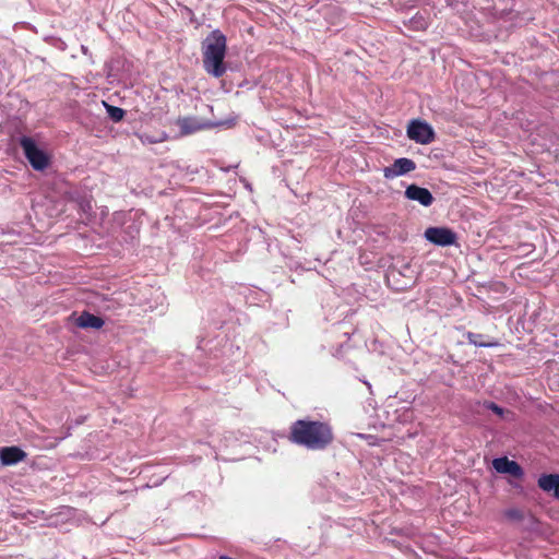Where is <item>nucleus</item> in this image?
<instances>
[{
	"label": "nucleus",
	"instance_id": "1",
	"mask_svg": "<svg viewBox=\"0 0 559 559\" xmlns=\"http://www.w3.org/2000/svg\"><path fill=\"white\" fill-rule=\"evenodd\" d=\"M288 439L297 445L320 451L332 444L334 433L329 423L298 419L292 424Z\"/></svg>",
	"mask_w": 559,
	"mask_h": 559
},
{
	"label": "nucleus",
	"instance_id": "2",
	"mask_svg": "<svg viewBox=\"0 0 559 559\" xmlns=\"http://www.w3.org/2000/svg\"><path fill=\"white\" fill-rule=\"evenodd\" d=\"M227 39L219 31H212L203 41L202 61L205 71L214 78H221L226 72L224 59L226 56Z\"/></svg>",
	"mask_w": 559,
	"mask_h": 559
},
{
	"label": "nucleus",
	"instance_id": "3",
	"mask_svg": "<svg viewBox=\"0 0 559 559\" xmlns=\"http://www.w3.org/2000/svg\"><path fill=\"white\" fill-rule=\"evenodd\" d=\"M20 145L23 148L25 157L35 170H44L48 166L49 158L47 154L38 148L32 138L23 136L20 140Z\"/></svg>",
	"mask_w": 559,
	"mask_h": 559
},
{
	"label": "nucleus",
	"instance_id": "4",
	"mask_svg": "<svg viewBox=\"0 0 559 559\" xmlns=\"http://www.w3.org/2000/svg\"><path fill=\"white\" fill-rule=\"evenodd\" d=\"M407 136L416 143L429 144L435 140V132L427 122L413 120L407 127Z\"/></svg>",
	"mask_w": 559,
	"mask_h": 559
},
{
	"label": "nucleus",
	"instance_id": "5",
	"mask_svg": "<svg viewBox=\"0 0 559 559\" xmlns=\"http://www.w3.org/2000/svg\"><path fill=\"white\" fill-rule=\"evenodd\" d=\"M176 124L180 129V135L186 136L195 132L214 128L216 124L209 120H201L197 117H179Z\"/></svg>",
	"mask_w": 559,
	"mask_h": 559
},
{
	"label": "nucleus",
	"instance_id": "6",
	"mask_svg": "<svg viewBox=\"0 0 559 559\" xmlns=\"http://www.w3.org/2000/svg\"><path fill=\"white\" fill-rule=\"evenodd\" d=\"M428 241L437 246H451L456 242V234L447 227H429L425 231Z\"/></svg>",
	"mask_w": 559,
	"mask_h": 559
},
{
	"label": "nucleus",
	"instance_id": "7",
	"mask_svg": "<svg viewBox=\"0 0 559 559\" xmlns=\"http://www.w3.org/2000/svg\"><path fill=\"white\" fill-rule=\"evenodd\" d=\"M416 169V164L413 159L402 157L394 160L391 166L383 169V176L386 179H393L403 176Z\"/></svg>",
	"mask_w": 559,
	"mask_h": 559
},
{
	"label": "nucleus",
	"instance_id": "8",
	"mask_svg": "<svg viewBox=\"0 0 559 559\" xmlns=\"http://www.w3.org/2000/svg\"><path fill=\"white\" fill-rule=\"evenodd\" d=\"M492 466L500 474H509L515 478L524 475L523 468L515 461L509 460L507 456L498 457L492 461Z\"/></svg>",
	"mask_w": 559,
	"mask_h": 559
},
{
	"label": "nucleus",
	"instance_id": "9",
	"mask_svg": "<svg viewBox=\"0 0 559 559\" xmlns=\"http://www.w3.org/2000/svg\"><path fill=\"white\" fill-rule=\"evenodd\" d=\"M405 197L408 200L417 201L423 206H430L435 201L433 195L431 194V192L428 189L419 187L414 183L409 185L406 188Z\"/></svg>",
	"mask_w": 559,
	"mask_h": 559
},
{
	"label": "nucleus",
	"instance_id": "10",
	"mask_svg": "<svg viewBox=\"0 0 559 559\" xmlns=\"http://www.w3.org/2000/svg\"><path fill=\"white\" fill-rule=\"evenodd\" d=\"M537 484L543 491L559 499V474H543Z\"/></svg>",
	"mask_w": 559,
	"mask_h": 559
},
{
	"label": "nucleus",
	"instance_id": "11",
	"mask_svg": "<svg viewBox=\"0 0 559 559\" xmlns=\"http://www.w3.org/2000/svg\"><path fill=\"white\" fill-rule=\"evenodd\" d=\"M26 457V453L17 447H5L0 450L2 465H14Z\"/></svg>",
	"mask_w": 559,
	"mask_h": 559
},
{
	"label": "nucleus",
	"instance_id": "12",
	"mask_svg": "<svg viewBox=\"0 0 559 559\" xmlns=\"http://www.w3.org/2000/svg\"><path fill=\"white\" fill-rule=\"evenodd\" d=\"M104 323L105 322L100 317L90 313L87 311H83L80 314V317L75 320L76 326L82 329L92 328L98 330L103 328Z\"/></svg>",
	"mask_w": 559,
	"mask_h": 559
},
{
	"label": "nucleus",
	"instance_id": "13",
	"mask_svg": "<svg viewBox=\"0 0 559 559\" xmlns=\"http://www.w3.org/2000/svg\"><path fill=\"white\" fill-rule=\"evenodd\" d=\"M466 338L468 343L479 347H497L499 342L480 333L467 332Z\"/></svg>",
	"mask_w": 559,
	"mask_h": 559
},
{
	"label": "nucleus",
	"instance_id": "14",
	"mask_svg": "<svg viewBox=\"0 0 559 559\" xmlns=\"http://www.w3.org/2000/svg\"><path fill=\"white\" fill-rule=\"evenodd\" d=\"M106 107L108 116L112 121L118 122L123 119L126 112L122 108L111 105H106Z\"/></svg>",
	"mask_w": 559,
	"mask_h": 559
},
{
	"label": "nucleus",
	"instance_id": "15",
	"mask_svg": "<svg viewBox=\"0 0 559 559\" xmlns=\"http://www.w3.org/2000/svg\"><path fill=\"white\" fill-rule=\"evenodd\" d=\"M414 23H416V24H417V27H418V28H423V29H424V28H426V26H427V23H426V22H425V20H423V19H420V20H418V21H417V20H415V21H414Z\"/></svg>",
	"mask_w": 559,
	"mask_h": 559
},
{
	"label": "nucleus",
	"instance_id": "16",
	"mask_svg": "<svg viewBox=\"0 0 559 559\" xmlns=\"http://www.w3.org/2000/svg\"><path fill=\"white\" fill-rule=\"evenodd\" d=\"M490 409H492L497 414H501L502 413V409L497 404H495V403L490 404Z\"/></svg>",
	"mask_w": 559,
	"mask_h": 559
}]
</instances>
